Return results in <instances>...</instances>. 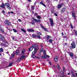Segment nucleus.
<instances>
[{
    "instance_id": "nucleus-1",
    "label": "nucleus",
    "mask_w": 77,
    "mask_h": 77,
    "mask_svg": "<svg viewBox=\"0 0 77 77\" xmlns=\"http://www.w3.org/2000/svg\"><path fill=\"white\" fill-rule=\"evenodd\" d=\"M71 45V46L70 47V48L71 49H73V48H75V44L74 42H72Z\"/></svg>"
},
{
    "instance_id": "nucleus-2",
    "label": "nucleus",
    "mask_w": 77,
    "mask_h": 77,
    "mask_svg": "<svg viewBox=\"0 0 77 77\" xmlns=\"http://www.w3.org/2000/svg\"><path fill=\"white\" fill-rule=\"evenodd\" d=\"M5 5L6 6V8H7L8 9H11L12 8L10 6V5L8 3H5Z\"/></svg>"
},
{
    "instance_id": "nucleus-3",
    "label": "nucleus",
    "mask_w": 77,
    "mask_h": 77,
    "mask_svg": "<svg viewBox=\"0 0 77 77\" xmlns=\"http://www.w3.org/2000/svg\"><path fill=\"white\" fill-rule=\"evenodd\" d=\"M0 7L1 8H2V9H4V10H6V7L5 6V4L2 3L1 5H0Z\"/></svg>"
},
{
    "instance_id": "nucleus-4",
    "label": "nucleus",
    "mask_w": 77,
    "mask_h": 77,
    "mask_svg": "<svg viewBox=\"0 0 77 77\" xmlns=\"http://www.w3.org/2000/svg\"><path fill=\"white\" fill-rule=\"evenodd\" d=\"M49 20L50 22V24L51 26H53L54 25V22H53V19H52L51 18H49Z\"/></svg>"
},
{
    "instance_id": "nucleus-5",
    "label": "nucleus",
    "mask_w": 77,
    "mask_h": 77,
    "mask_svg": "<svg viewBox=\"0 0 77 77\" xmlns=\"http://www.w3.org/2000/svg\"><path fill=\"white\" fill-rule=\"evenodd\" d=\"M64 5V3H61L60 4H59L57 6V8L59 9H60L61 8H62V6L63 5Z\"/></svg>"
},
{
    "instance_id": "nucleus-6",
    "label": "nucleus",
    "mask_w": 77,
    "mask_h": 77,
    "mask_svg": "<svg viewBox=\"0 0 77 77\" xmlns=\"http://www.w3.org/2000/svg\"><path fill=\"white\" fill-rule=\"evenodd\" d=\"M33 20L35 21V23H41V20H37L36 19H35L34 18H33Z\"/></svg>"
},
{
    "instance_id": "nucleus-7",
    "label": "nucleus",
    "mask_w": 77,
    "mask_h": 77,
    "mask_svg": "<svg viewBox=\"0 0 77 77\" xmlns=\"http://www.w3.org/2000/svg\"><path fill=\"white\" fill-rule=\"evenodd\" d=\"M59 59V57L57 56H56L54 58V60L55 62H57L58 61V59Z\"/></svg>"
},
{
    "instance_id": "nucleus-8",
    "label": "nucleus",
    "mask_w": 77,
    "mask_h": 77,
    "mask_svg": "<svg viewBox=\"0 0 77 77\" xmlns=\"http://www.w3.org/2000/svg\"><path fill=\"white\" fill-rule=\"evenodd\" d=\"M41 27L42 28V29H43V30H45V31L46 32H48V29L45 28V27H44L43 26L41 25Z\"/></svg>"
},
{
    "instance_id": "nucleus-9",
    "label": "nucleus",
    "mask_w": 77,
    "mask_h": 77,
    "mask_svg": "<svg viewBox=\"0 0 77 77\" xmlns=\"http://www.w3.org/2000/svg\"><path fill=\"white\" fill-rule=\"evenodd\" d=\"M34 50H35L34 51L32 52V54H35V53H36V51H37V50H38V49H37V48H34Z\"/></svg>"
},
{
    "instance_id": "nucleus-10",
    "label": "nucleus",
    "mask_w": 77,
    "mask_h": 77,
    "mask_svg": "<svg viewBox=\"0 0 77 77\" xmlns=\"http://www.w3.org/2000/svg\"><path fill=\"white\" fill-rule=\"evenodd\" d=\"M0 31H1V32L3 33H5V31L3 30V28L1 26H0Z\"/></svg>"
},
{
    "instance_id": "nucleus-11",
    "label": "nucleus",
    "mask_w": 77,
    "mask_h": 77,
    "mask_svg": "<svg viewBox=\"0 0 77 77\" xmlns=\"http://www.w3.org/2000/svg\"><path fill=\"white\" fill-rule=\"evenodd\" d=\"M27 30L28 31V32H35V31L34 30H33L32 29H27Z\"/></svg>"
},
{
    "instance_id": "nucleus-12",
    "label": "nucleus",
    "mask_w": 77,
    "mask_h": 77,
    "mask_svg": "<svg viewBox=\"0 0 77 77\" xmlns=\"http://www.w3.org/2000/svg\"><path fill=\"white\" fill-rule=\"evenodd\" d=\"M68 54L70 55V57H73L74 56V54L71 52H68Z\"/></svg>"
},
{
    "instance_id": "nucleus-13",
    "label": "nucleus",
    "mask_w": 77,
    "mask_h": 77,
    "mask_svg": "<svg viewBox=\"0 0 77 77\" xmlns=\"http://www.w3.org/2000/svg\"><path fill=\"white\" fill-rule=\"evenodd\" d=\"M13 63H14L13 62L10 63L9 65L7 66L6 67H10V66H12V65H13Z\"/></svg>"
},
{
    "instance_id": "nucleus-14",
    "label": "nucleus",
    "mask_w": 77,
    "mask_h": 77,
    "mask_svg": "<svg viewBox=\"0 0 77 77\" xmlns=\"http://www.w3.org/2000/svg\"><path fill=\"white\" fill-rule=\"evenodd\" d=\"M66 8H63L61 10V12H64L66 11Z\"/></svg>"
},
{
    "instance_id": "nucleus-15",
    "label": "nucleus",
    "mask_w": 77,
    "mask_h": 77,
    "mask_svg": "<svg viewBox=\"0 0 77 77\" xmlns=\"http://www.w3.org/2000/svg\"><path fill=\"white\" fill-rule=\"evenodd\" d=\"M15 53L13 52V54H11V58H14V56H15Z\"/></svg>"
},
{
    "instance_id": "nucleus-16",
    "label": "nucleus",
    "mask_w": 77,
    "mask_h": 77,
    "mask_svg": "<svg viewBox=\"0 0 77 77\" xmlns=\"http://www.w3.org/2000/svg\"><path fill=\"white\" fill-rule=\"evenodd\" d=\"M0 45H1V46H2V47H5V46H6V44L4 43H1Z\"/></svg>"
},
{
    "instance_id": "nucleus-17",
    "label": "nucleus",
    "mask_w": 77,
    "mask_h": 77,
    "mask_svg": "<svg viewBox=\"0 0 77 77\" xmlns=\"http://www.w3.org/2000/svg\"><path fill=\"white\" fill-rule=\"evenodd\" d=\"M34 48L33 47V46H31V47L30 48H29V51H32V50Z\"/></svg>"
},
{
    "instance_id": "nucleus-18",
    "label": "nucleus",
    "mask_w": 77,
    "mask_h": 77,
    "mask_svg": "<svg viewBox=\"0 0 77 77\" xmlns=\"http://www.w3.org/2000/svg\"><path fill=\"white\" fill-rule=\"evenodd\" d=\"M57 67L58 69V70H60V66L58 64L57 66Z\"/></svg>"
},
{
    "instance_id": "nucleus-19",
    "label": "nucleus",
    "mask_w": 77,
    "mask_h": 77,
    "mask_svg": "<svg viewBox=\"0 0 77 77\" xmlns=\"http://www.w3.org/2000/svg\"><path fill=\"white\" fill-rule=\"evenodd\" d=\"M0 39H1L2 41H3V40H4L5 39V38L2 35V37H1V38H0Z\"/></svg>"
},
{
    "instance_id": "nucleus-20",
    "label": "nucleus",
    "mask_w": 77,
    "mask_h": 77,
    "mask_svg": "<svg viewBox=\"0 0 77 77\" xmlns=\"http://www.w3.org/2000/svg\"><path fill=\"white\" fill-rule=\"evenodd\" d=\"M32 46L34 48H35V47L36 48L38 47V45H35V44L32 45Z\"/></svg>"
},
{
    "instance_id": "nucleus-21",
    "label": "nucleus",
    "mask_w": 77,
    "mask_h": 77,
    "mask_svg": "<svg viewBox=\"0 0 77 77\" xmlns=\"http://www.w3.org/2000/svg\"><path fill=\"white\" fill-rule=\"evenodd\" d=\"M16 53L17 55H19V50H17L16 52Z\"/></svg>"
},
{
    "instance_id": "nucleus-22",
    "label": "nucleus",
    "mask_w": 77,
    "mask_h": 77,
    "mask_svg": "<svg viewBox=\"0 0 77 77\" xmlns=\"http://www.w3.org/2000/svg\"><path fill=\"white\" fill-rule=\"evenodd\" d=\"M25 53V50H23L21 51V54H24Z\"/></svg>"
},
{
    "instance_id": "nucleus-23",
    "label": "nucleus",
    "mask_w": 77,
    "mask_h": 77,
    "mask_svg": "<svg viewBox=\"0 0 77 77\" xmlns=\"http://www.w3.org/2000/svg\"><path fill=\"white\" fill-rule=\"evenodd\" d=\"M72 17H73L74 18H75V14H74V13L72 12Z\"/></svg>"
},
{
    "instance_id": "nucleus-24",
    "label": "nucleus",
    "mask_w": 77,
    "mask_h": 77,
    "mask_svg": "<svg viewBox=\"0 0 77 77\" xmlns=\"http://www.w3.org/2000/svg\"><path fill=\"white\" fill-rule=\"evenodd\" d=\"M35 9V6H34V5L32 6L31 7V10L32 11H33Z\"/></svg>"
},
{
    "instance_id": "nucleus-25",
    "label": "nucleus",
    "mask_w": 77,
    "mask_h": 77,
    "mask_svg": "<svg viewBox=\"0 0 77 77\" xmlns=\"http://www.w3.org/2000/svg\"><path fill=\"white\" fill-rule=\"evenodd\" d=\"M40 4H41V5H43V6H45V7H46V6H45V5L44 4V3H43L42 2H40Z\"/></svg>"
},
{
    "instance_id": "nucleus-26",
    "label": "nucleus",
    "mask_w": 77,
    "mask_h": 77,
    "mask_svg": "<svg viewBox=\"0 0 77 77\" xmlns=\"http://www.w3.org/2000/svg\"><path fill=\"white\" fill-rule=\"evenodd\" d=\"M21 30L22 31V32H24V33H26V30L23 29H21Z\"/></svg>"
},
{
    "instance_id": "nucleus-27",
    "label": "nucleus",
    "mask_w": 77,
    "mask_h": 77,
    "mask_svg": "<svg viewBox=\"0 0 77 77\" xmlns=\"http://www.w3.org/2000/svg\"><path fill=\"white\" fill-rule=\"evenodd\" d=\"M41 35V33L40 32H38L37 34V36H40Z\"/></svg>"
},
{
    "instance_id": "nucleus-28",
    "label": "nucleus",
    "mask_w": 77,
    "mask_h": 77,
    "mask_svg": "<svg viewBox=\"0 0 77 77\" xmlns=\"http://www.w3.org/2000/svg\"><path fill=\"white\" fill-rule=\"evenodd\" d=\"M49 40V42L50 43H53V40L51 39H50Z\"/></svg>"
},
{
    "instance_id": "nucleus-29",
    "label": "nucleus",
    "mask_w": 77,
    "mask_h": 77,
    "mask_svg": "<svg viewBox=\"0 0 77 77\" xmlns=\"http://www.w3.org/2000/svg\"><path fill=\"white\" fill-rule=\"evenodd\" d=\"M25 57H26V56L24 55H23L20 57V59H24V58Z\"/></svg>"
},
{
    "instance_id": "nucleus-30",
    "label": "nucleus",
    "mask_w": 77,
    "mask_h": 77,
    "mask_svg": "<svg viewBox=\"0 0 77 77\" xmlns=\"http://www.w3.org/2000/svg\"><path fill=\"white\" fill-rule=\"evenodd\" d=\"M3 52V49L2 48H0V52Z\"/></svg>"
},
{
    "instance_id": "nucleus-31",
    "label": "nucleus",
    "mask_w": 77,
    "mask_h": 77,
    "mask_svg": "<svg viewBox=\"0 0 77 77\" xmlns=\"http://www.w3.org/2000/svg\"><path fill=\"white\" fill-rule=\"evenodd\" d=\"M74 32L75 33V36H77V31L75 30H74Z\"/></svg>"
},
{
    "instance_id": "nucleus-32",
    "label": "nucleus",
    "mask_w": 77,
    "mask_h": 77,
    "mask_svg": "<svg viewBox=\"0 0 77 77\" xmlns=\"http://www.w3.org/2000/svg\"><path fill=\"white\" fill-rule=\"evenodd\" d=\"M42 58H43V59H47V57H46V56H42Z\"/></svg>"
},
{
    "instance_id": "nucleus-33",
    "label": "nucleus",
    "mask_w": 77,
    "mask_h": 77,
    "mask_svg": "<svg viewBox=\"0 0 77 77\" xmlns=\"http://www.w3.org/2000/svg\"><path fill=\"white\" fill-rule=\"evenodd\" d=\"M37 18H38V19H41V17L39 15H38L37 16Z\"/></svg>"
},
{
    "instance_id": "nucleus-34",
    "label": "nucleus",
    "mask_w": 77,
    "mask_h": 77,
    "mask_svg": "<svg viewBox=\"0 0 77 77\" xmlns=\"http://www.w3.org/2000/svg\"><path fill=\"white\" fill-rule=\"evenodd\" d=\"M34 54H32V57H33V58H35V57H36V56Z\"/></svg>"
},
{
    "instance_id": "nucleus-35",
    "label": "nucleus",
    "mask_w": 77,
    "mask_h": 77,
    "mask_svg": "<svg viewBox=\"0 0 77 77\" xmlns=\"http://www.w3.org/2000/svg\"><path fill=\"white\" fill-rule=\"evenodd\" d=\"M31 23L32 25H35V22L33 21H32Z\"/></svg>"
},
{
    "instance_id": "nucleus-36",
    "label": "nucleus",
    "mask_w": 77,
    "mask_h": 77,
    "mask_svg": "<svg viewBox=\"0 0 77 77\" xmlns=\"http://www.w3.org/2000/svg\"><path fill=\"white\" fill-rule=\"evenodd\" d=\"M9 22V20H6V24H8Z\"/></svg>"
},
{
    "instance_id": "nucleus-37",
    "label": "nucleus",
    "mask_w": 77,
    "mask_h": 77,
    "mask_svg": "<svg viewBox=\"0 0 77 77\" xmlns=\"http://www.w3.org/2000/svg\"><path fill=\"white\" fill-rule=\"evenodd\" d=\"M60 73L61 74H63L64 72L62 70L60 72Z\"/></svg>"
},
{
    "instance_id": "nucleus-38",
    "label": "nucleus",
    "mask_w": 77,
    "mask_h": 77,
    "mask_svg": "<svg viewBox=\"0 0 77 77\" xmlns=\"http://www.w3.org/2000/svg\"><path fill=\"white\" fill-rule=\"evenodd\" d=\"M32 36H33V37H36L37 35L35 34H33L32 35Z\"/></svg>"
},
{
    "instance_id": "nucleus-39",
    "label": "nucleus",
    "mask_w": 77,
    "mask_h": 77,
    "mask_svg": "<svg viewBox=\"0 0 77 77\" xmlns=\"http://www.w3.org/2000/svg\"><path fill=\"white\" fill-rule=\"evenodd\" d=\"M13 30L14 32H15V33H16V32H17V30H16L15 29H13Z\"/></svg>"
},
{
    "instance_id": "nucleus-40",
    "label": "nucleus",
    "mask_w": 77,
    "mask_h": 77,
    "mask_svg": "<svg viewBox=\"0 0 77 77\" xmlns=\"http://www.w3.org/2000/svg\"><path fill=\"white\" fill-rule=\"evenodd\" d=\"M11 22H9L7 24L8 26H11Z\"/></svg>"
},
{
    "instance_id": "nucleus-41",
    "label": "nucleus",
    "mask_w": 77,
    "mask_h": 77,
    "mask_svg": "<svg viewBox=\"0 0 77 77\" xmlns=\"http://www.w3.org/2000/svg\"><path fill=\"white\" fill-rule=\"evenodd\" d=\"M36 37H37L38 39H40L41 37L38 35H37Z\"/></svg>"
},
{
    "instance_id": "nucleus-42",
    "label": "nucleus",
    "mask_w": 77,
    "mask_h": 77,
    "mask_svg": "<svg viewBox=\"0 0 77 77\" xmlns=\"http://www.w3.org/2000/svg\"><path fill=\"white\" fill-rule=\"evenodd\" d=\"M70 26L71 27V28H72V29H73L74 28V27H73V26H72V24H70Z\"/></svg>"
},
{
    "instance_id": "nucleus-43",
    "label": "nucleus",
    "mask_w": 77,
    "mask_h": 77,
    "mask_svg": "<svg viewBox=\"0 0 77 77\" xmlns=\"http://www.w3.org/2000/svg\"><path fill=\"white\" fill-rule=\"evenodd\" d=\"M21 59H20H20H18L17 60V61L18 62H20V61H21Z\"/></svg>"
},
{
    "instance_id": "nucleus-44",
    "label": "nucleus",
    "mask_w": 77,
    "mask_h": 77,
    "mask_svg": "<svg viewBox=\"0 0 77 77\" xmlns=\"http://www.w3.org/2000/svg\"><path fill=\"white\" fill-rule=\"evenodd\" d=\"M43 53L44 54V55H46V52H45V51H44Z\"/></svg>"
},
{
    "instance_id": "nucleus-45",
    "label": "nucleus",
    "mask_w": 77,
    "mask_h": 77,
    "mask_svg": "<svg viewBox=\"0 0 77 77\" xmlns=\"http://www.w3.org/2000/svg\"><path fill=\"white\" fill-rule=\"evenodd\" d=\"M47 40H50V38L48 37V36H47Z\"/></svg>"
},
{
    "instance_id": "nucleus-46",
    "label": "nucleus",
    "mask_w": 77,
    "mask_h": 77,
    "mask_svg": "<svg viewBox=\"0 0 77 77\" xmlns=\"http://www.w3.org/2000/svg\"><path fill=\"white\" fill-rule=\"evenodd\" d=\"M46 57H47H47H48V58H49V57H50V56L48 55H46Z\"/></svg>"
},
{
    "instance_id": "nucleus-47",
    "label": "nucleus",
    "mask_w": 77,
    "mask_h": 77,
    "mask_svg": "<svg viewBox=\"0 0 77 77\" xmlns=\"http://www.w3.org/2000/svg\"><path fill=\"white\" fill-rule=\"evenodd\" d=\"M47 36L49 38H51V36L47 35Z\"/></svg>"
},
{
    "instance_id": "nucleus-48",
    "label": "nucleus",
    "mask_w": 77,
    "mask_h": 77,
    "mask_svg": "<svg viewBox=\"0 0 77 77\" xmlns=\"http://www.w3.org/2000/svg\"><path fill=\"white\" fill-rule=\"evenodd\" d=\"M18 20L19 21V22H21V21H22V20H21L20 19H18Z\"/></svg>"
},
{
    "instance_id": "nucleus-49",
    "label": "nucleus",
    "mask_w": 77,
    "mask_h": 77,
    "mask_svg": "<svg viewBox=\"0 0 77 77\" xmlns=\"http://www.w3.org/2000/svg\"><path fill=\"white\" fill-rule=\"evenodd\" d=\"M8 13L9 14H11V13H14V12H10L9 11L8 12Z\"/></svg>"
},
{
    "instance_id": "nucleus-50",
    "label": "nucleus",
    "mask_w": 77,
    "mask_h": 77,
    "mask_svg": "<svg viewBox=\"0 0 77 77\" xmlns=\"http://www.w3.org/2000/svg\"><path fill=\"white\" fill-rule=\"evenodd\" d=\"M36 3H37V2H34V6H35L36 5Z\"/></svg>"
},
{
    "instance_id": "nucleus-51",
    "label": "nucleus",
    "mask_w": 77,
    "mask_h": 77,
    "mask_svg": "<svg viewBox=\"0 0 77 77\" xmlns=\"http://www.w3.org/2000/svg\"><path fill=\"white\" fill-rule=\"evenodd\" d=\"M2 14H4V13H5V11H2Z\"/></svg>"
},
{
    "instance_id": "nucleus-52",
    "label": "nucleus",
    "mask_w": 77,
    "mask_h": 77,
    "mask_svg": "<svg viewBox=\"0 0 77 77\" xmlns=\"http://www.w3.org/2000/svg\"><path fill=\"white\" fill-rule=\"evenodd\" d=\"M51 12L52 13V14H53L54 13V11H53V10H51Z\"/></svg>"
},
{
    "instance_id": "nucleus-53",
    "label": "nucleus",
    "mask_w": 77,
    "mask_h": 77,
    "mask_svg": "<svg viewBox=\"0 0 77 77\" xmlns=\"http://www.w3.org/2000/svg\"><path fill=\"white\" fill-rule=\"evenodd\" d=\"M2 35L0 34V38H2Z\"/></svg>"
},
{
    "instance_id": "nucleus-54",
    "label": "nucleus",
    "mask_w": 77,
    "mask_h": 77,
    "mask_svg": "<svg viewBox=\"0 0 77 77\" xmlns=\"http://www.w3.org/2000/svg\"><path fill=\"white\" fill-rule=\"evenodd\" d=\"M35 16H37V15H38V14H37L36 13H35Z\"/></svg>"
},
{
    "instance_id": "nucleus-55",
    "label": "nucleus",
    "mask_w": 77,
    "mask_h": 77,
    "mask_svg": "<svg viewBox=\"0 0 77 77\" xmlns=\"http://www.w3.org/2000/svg\"><path fill=\"white\" fill-rule=\"evenodd\" d=\"M71 73L72 74H74V72H73V71H71Z\"/></svg>"
},
{
    "instance_id": "nucleus-56",
    "label": "nucleus",
    "mask_w": 77,
    "mask_h": 77,
    "mask_svg": "<svg viewBox=\"0 0 77 77\" xmlns=\"http://www.w3.org/2000/svg\"><path fill=\"white\" fill-rule=\"evenodd\" d=\"M72 75L73 77H75V75H74V73L73 74H72Z\"/></svg>"
},
{
    "instance_id": "nucleus-57",
    "label": "nucleus",
    "mask_w": 77,
    "mask_h": 77,
    "mask_svg": "<svg viewBox=\"0 0 77 77\" xmlns=\"http://www.w3.org/2000/svg\"><path fill=\"white\" fill-rule=\"evenodd\" d=\"M47 2H48V3H49V2H50V0H47Z\"/></svg>"
},
{
    "instance_id": "nucleus-58",
    "label": "nucleus",
    "mask_w": 77,
    "mask_h": 77,
    "mask_svg": "<svg viewBox=\"0 0 77 77\" xmlns=\"http://www.w3.org/2000/svg\"><path fill=\"white\" fill-rule=\"evenodd\" d=\"M55 16H56V17H57V14L55 13Z\"/></svg>"
},
{
    "instance_id": "nucleus-59",
    "label": "nucleus",
    "mask_w": 77,
    "mask_h": 77,
    "mask_svg": "<svg viewBox=\"0 0 77 77\" xmlns=\"http://www.w3.org/2000/svg\"><path fill=\"white\" fill-rule=\"evenodd\" d=\"M68 44H66V43H64V45H67Z\"/></svg>"
},
{
    "instance_id": "nucleus-60",
    "label": "nucleus",
    "mask_w": 77,
    "mask_h": 77,
    "mask_svg": "<svg viewBox=\"0 0 77 77\" xmlns=\"http://www.w3.org/2000/svg\"><path fill=\"white\" fill-rule=\"evenodd\" d=\"M28 1H29V2H32V1H31V0H28Z\"/></svg>"
},
{
    "instance_id": "nucleus-61",
    "label": "nucleus",
    "mask_w": 77,
    "mask_h": 77,
    "mask_svg": "<svg viewBox=\"0 0 77 77\" xmlns=\"http://www.w3.org/2000/svg\"><path fill=\"white\" fill-rule=\"evenodd\" d=\"M49 64L50 65H51V62H49Z\"/></svg>"
},
{
    "instance_id": "nucleus-62",
    "label": "nucleus",
    "mask_w": 77,
    "mask_h": 77,
    "mask_svg": "<svg viewBox=\"0 0 77 77\" xmlns=\"http://www.w3.org/2000/svg\"><path fill=\"white\" fill-rule=\"evenodd\" d=\"M65 70L64 69V68L63 69V72H65Z\"/></svg>"
},
{
    "instance_id": "nucleus-63",
    "label": "nucleus",
    "mask_w": 77,
    "mask_h": 77,
    "mask_svg": "<svg viewBox=\"0 0 77 77\" xmlns=\"http://www.w3.org/2000/svg\"><path fill=\"white\" fill-rule=\"evenodd\" d=\"M36 58H37V59H40V58L38 57H36Z\"/></svg>"
},
{
    "instance_id": "nucleus-64",
    "label": "nucleus",
    "mask_w": 77,
    "mask_h": 77,
    "mask_svg": "<svg viewBox=\"0 0 77 77\" xmlns=\"http://www.w3.org/2000/svg\"><path fill=\"white\" fill-rule=\"evenodd\" d=\"M75 75H76V77H77V73H75Z\"/></svg>"
}]
</instances>
